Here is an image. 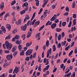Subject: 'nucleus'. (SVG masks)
<instances>
[{
  "instance_id": "27",
  "label": "nucleus",
  "mask_w": 77,
  "mask_h": 77,
  "mask_svg": "<svg viewBox=\"0 0 77 77\" xmlns=\"http://www.w3.org/2000/svg\"><path fill=\"white\" fill-rule=\"evenodd\" d=\"M65 44H66V41H64V42H61V45L62 46L65 45Z\"/></svg>"
},
{
  "instance_id": "46",
  "label": "nucleus",
  "mask_w": 77,
  "mask_h": 77,
  "mask_svg": "<svg viewBox=\"0 0 77 77\" xmlns=\"http://www.w3.org/2000/svg\"><path fill=\"white\" fill-rule=\"evenodd\" d=\"M62 35V38H63L64 36H65V32H63L61 34Z\"/></svg>"
},
{
  "instance_id": "56",
  "label": "nucleus",
  "mask_w": 77,
  "mask_h": 77,
  "mask_svg": "<svg viewBox=\"0 0 77 77\" xmlns=\"http://www.w3.org/2000/svg\"><path fill=\"white\" fill-rule=\"evenodd\" d=\"M0 77H6V76H5V73H3L0 76Z\"/></svg>"
},
{
  "instance_id": "4",
  "label": "nucleus",
  "mask_w": 77,
  "mask_h": 77,
  "mask_svg": "<svg viewBox=\"0 0 77 77\" xmlns=\"http://www.w3.org/2000/svg\"><path fill=\"white\" fill-rule=\"evenodd\" d=\"M6 58L8 60H11L13 58V56L12 55L8 54L7 55Z\"/></svg>"
},
{
  "instance_id": "37",
  "label": "nucleus",
  "mask_w": 77,
  "mask_h": 77,
  "mask_svg": "<svg viewBox=\"0 0 77 77\" xmlns=\"http://www.w3.org/2000/svg\"><path fill=\"white\" fill-rule=\"evenodd\" d=\"M22 37L23 38V40H24L25 39V38H26V35L25 34H23L22 35Z\"/></svg>"
},
{
  "instance_id": "34",
  "label": "nucleus",
  "mask_w": 77,
  "mask_h": 77,
  "mask_svg": "<svg viewBox=\"0 0 77 77\" xmlns=\"http://www.w3.org/2000/svg\"><path fill=\"white\" fill-rule=\"evenodd\" d=\"M16 76V74H14V75H12L10 74L9 75V77H15Z\"/></svg>"
},
{
  "instance_id": "55",
  "label": "nucleus",
  "mask_w": 77,
  "mask_h": 77,
  "mask_svg": "<svg viewBox=\"0 0 77 77\" xmlns=\"http://www.w3.org/2000/svg\"><path fill=\"white\" fill-rule=\"evenodd\" d=\"M4 53H9V51H7L6 50H5L4 51Z\"/></svg>"
},
{
  "instance_id": "36",
  "label": "nucleus",
  "mask_w": 77,
  "mask_h": 77,
  "mask_svg": "<svg viewBox=\"0 0 77 77\" xmlns=\"http://www.w3.org/2000/svg\"><path fill=\"white\" fill-rule=\"evenodd\" d=\"M77 17V14H73L72 15V17L73 18H75Z\"/></svg>"
},
{
  "instance_id": "6",
  "label": "nucleus",
  "mask_w": 77,
  "mask_h": 77,
  "mask_svg": "<svg viewBox=\"0 0 77 77\" xmlns=\"http://www.w3.org/2000/svg\"><path fill=\"white\" fill-rule=\"evenodd\" d=\"M51 48H50L49 49H48L47 51V57H48L49 56V54H51Z\"/></svg>"
},
{
  "instance_id": "1",
  "label": "nucleus",
  "mask_w": 77,
  "mask_h": 77,
  "mask_svg": "<svg viewBox=\"0 0 77 77\" xmlns=\"http://www.w3.org/2000/svg\"><path fill=\"white\" fill-rule=\"evenodd\" d=\"M5 44L6 47L7 49L8 50H10L12 48V47L13 46V45L12 44L9 43V42L8 41H6L5 42Z\"/></svg>"
},
{
  "instance_id": "63",
  "label": "nucleus",
  "mask_w": 77,
  "mask_h": 77,
  "mask_svg": "<svg viewBox=\"0 0 77 77\" xmlns=\"http://www.w3.org/2000/svg\"><path fill=\"white\" fill-rule=\"evenodd\" d=\"M39 1H38L36 2L35 4H36V6H39Z\"/></svg>"
},
{
  "instance_id": "2",
  "label": "nucleus",
  "mask_w": 77,
  "mask_h": 77,
  "mask_svg": "<svg viewBox=\"0 0 77 77\" xmlns=\"http://www.w3.org/2000/svg\"><path fill=\"white\" fill-rule=\"evenodd\" d=\"M32 51H33V50L32 49H30L28 50L26 52V55L30 56V55L32 54Z\"/></svg>"
},
{
  "instance_id": "24",
  "label": "nucleus",
  "mask_w": 77,
  "mask_h": 77,
  "mask_svg": "<svg viewBox=\"0 0 77 77\" xmlns=\"http://www.w3.org/2000/svg\"><path fill=\"white\" fill-rule=\"evenodd\" d=\"M26 12V11L25 10H22L20 12V14L21 15H23V14H24Z\"/></svg>"
},
{
  "instance_id": "45",
  "label": "nucleus",
  "mask_w": 77,
  "mask_h": 77,
  "mask_svg": "<svg viewBox=\"0 0 77 77\" xmlns=\"http://www.w3.org/2000/svg\"><path fill=\"white\" fill-rule=\"evenodd\" d=\"M11 39V37H10V35H8V36H6L5 37V40L7 39Z\"/></svg>"
},
{
  "instance_id": "19",
  "label": "nucleus",
  "mask_w": 77,
  "mask_h": 77,
  "mask_svg": "<svg viewBox=\"0 0 77 77\" xmlns=\"http://www.w3.org/2000/svg\"><path fill=\"white\" fill-rule=\"evenodd\" d=\"M48 0H47L44 3V4L42 6V8H44V7H45V5H47V3H48Z\"/></svg>"
},
{
  "instance_id": "38",
  "label": "nucleus",
  "mask_w": 77,
  "mask_h": 77,
  "mask_svg": "<svg viewBox=\"0 0 77 77\" xmlns=\"http://www.w3.org/2000/svg\"><path fill=\"white\" fill-rule=\"evenodd\" d=\"M40 23V22L38 21V22H35V26H37V25H38L39 24V23Z\"/></svg>"
},
{
  "instance_id": "21",
  "label": "nucleus",
  "mask_w": 77,
  "mask_h": 77,
  "mask_svg": "<svg viewBox=\"0 0 77 77\" xmlns=\"http://www.w3.org/2000/svg\"><path fill=\"white\" fill-rule=\"evenodd\" d=\"M35 14H36V13L34 12V13L33 14L32 17L31 19V21H32V20H33V18H34L35 17Z\"/></svg>"
},
{
  "instance_id": "59",
  "label": "nucleus",
  "mask_w": 77,
  "mask_h": 77,
  "mask_svg": "<svg viewBox=\"0 0 77 77\" xmlns=\"http://www.w3.org/2000/svg\"><path fill=\"white\" fill-rule=\"evenodd\" d=\"M25 60H27V61H29V57H26V58L25 59Z\"/></svg>"
},
{
  "instance_id": "43",
  "label": "nucleus",
  "mask_w": 77,
  "mask_h": 77,
  "mask_svg": "<svg viewBox=\"0 0 77 77\" xmlns=\"http://www.w3.org/2000/svg\"><path fill=\"white\" fill-rule=\"evenodd\" d=\"M16 44H21L20 42L18 40H17V41L16 42Z\"/></svg>"
},
{
  "instance_id": "41",
  "label": "nucleus",
  "mask_w": 77,
  "mask_h": 77,
  "mask_svg": "<svg viewBox=\"0 0 77 77\" xmlns=\"http://www.w3.org/2000/svg\"><path fill=\"white\" fill-rule=\"evenodd\" d=\"M73 24L74 25L76 24V19H75L73 21Z\"/></svg>"
},
{
  "instance_id": "29",
  "label": "nucleus",
  "mask_w": 77,
  "mask_h": 77,
  "mask_svg": "<svg viewBox=\"0 0 77 77\" xmlns=\"http://www.w3.org/2000/svg\"><path fill=\"white\" fill-rule=\"evenodd\" d=\"M27 24L28 26H30L31 25H32V22H30V21H28Z\"/></svg>"
},
{
  "instance_id": "30",
  "label": "nucleus",
  "mask_w": 77,
  "mask_h": 77,
  "mask_svg": "<svg viewBox=\"0 0 77 77\" xmlns=\"http://www.w3.org/2000/svg\"><path fill=\"white\" fill-rule=\"evenodd\" d=\"M75 1H74L72 5V8H74V7H75Z\"/></svg>"
},
{
  "instance_id": "40",
  "label": "nucleus",
  "mask_w": 77,
  "mask_h": 77,
  "mask_svg": "<svg viewBox=\"0 0 77 77\" xmlns=\"http://www.w3.org/2000/svg\"><path fill=\"white\" fill-rule=\"evenodd\" d=\"M13 71V69L11 68L9 70V73H11V72Z\"/></svg>"
},
{
  "instance_id": "20",
  "label": "nucleus",
  "mask_w": 77,
  "mask_h": 77,
  "mask_svg": "<svg viewBox=\"0 0 77 77\" xmlns=\"http://www.w3.org/2000/svg\"><path fill=\"white\" fill-rule=\"evenodd\" d=\"M52 48L53 51L54 52L56 50V46H55V45H54L53 46Z\"/></svg>"
},
{
  "instance_id": "14",
  "label": "nucleus",
  "mask_w": 77,
  "mask_h": 77,
  "mask_svg": "<svg viewBox=\"0 0 77 77\" xmlns=\"http://www.w3.org/2000/svg\"><path fill=\"white\" fill-rule=\"evenodd\" d=\"M32 42H28L26 43V47H30L31 45H32Z\"/></svg>"
},
{
  "instance_id": "54",
  "label": "nucleus",
  "mask_w": 77,
  "mask_h": 77,
  "mask_svg": "<svg viewBox=\"0 0 77 77\" xmlns=\"http://www.w3.org/2000/svg\"><path fill=\"white\" fill-rule=\"evenodd\" d=\"M5 14V12L4 11L3 12H2L0 14V17H1V16H2L3 15V14Z\"/></svg>"
},
{
  "instance_id": "32",
  "label": "nucleus",
  "mask_w": 77,
  "mask_h": 77,
  "mask_svg": "<svg viewBox=\"0 0 77 77\" xmlns=\"http://www.w3.org/2000/svg\"><path fill=\"white\" fill-rule=\"evenodd\" d=\"M66 24V22H63L62 23V26H63V27H64V26H65Z\"/></svg>"
},
{
  "instance_id": "28",
  "label": "nucleus",
  "mask_w": 77,
  "mask_h": 77,
  "mask_svg": "<svg viewBox=\"0 0 77 77\" xmlns=\"http://www.w3.org/2000/svg\"><path fill=\"white\" fill-rule=\"evenodd\" d=\"M61 36H62V35H61V34L59 35L58 37V41H60V40L61 39Z\"/></svg>"
},
{
  "instance_id": "23",
  "label": "nucleus",
  "mask_w": 77,
  "mask_h": 77,
  "mask_svg": "<svg viewBox=\"0 0 77 77\" xmlns=\"http://www.w3.org/2000/svg\"><path fill=\"white\" fill-rule=\"evenodd\" d=\"M62 30V29L57 28L56 29V31L58 32H60Z\"/></svg>"
},
{
  "instance_id": "39",
  "label": "nucleus",
  "mask_w": 77,
  "mask_h": 77,
  "mask_svg": "<svg viewBox=\"0 0 77 77\" xmlns=\"http://www.w3.org/2000/svg\"><path fill=\"white\" fill-rule=\"evenodd\" d=\"M25 18L26 20H29V19H30V17H29V16L28 15H26Z\"/></svg>"
},
{
  "instance_id": "57",
  "label": "nucleus",
  "mask_w": 77,
  "mask_h": 77,
  "mask_svg": "<svg viewBox=\"0 0 77 77\" xmlns=\"http://www.w3.org/2000/svg\"><path fill=\"white\" fill-rule=\"evenodd\" d=\"M74 42H73L72 43L71 45V47H72V46H74Z\"/></svg>"
},
{
  "instance_id": "12",
  "label": "nucleus",
  "mask_w": 77,
  "mask_h": 77,
  "mask_svg": "<svg viewBox=\"0 0 77 77\" xmlns=\"http://www.w3.org/2000/svg\"><path fill=\"white\" fill-rule=\"evenodd\" d=\"M17 46H14L12 48V52L14 53V52H15L16 50V49H17Z\"/></svg>"
},
{
  "instance_id": "25",
  "label": "nucleus",
  "mask_w": 77,
  "mask_h": 77,
  "mask_svg": "<svg viewBox=\"0 0 77 77\" xmlns=\"http://www.w3.org/2000/svg\"><path fill=\"white\" fill-rule=\"evenodd\" d=\"M32 34V33L30 32H29L27 35V38H29V37H30V36H31V34Z\"/></svg>"
},
{
  "instance_id": "26",
  "label": "nucleus",
  "mask_w": 77,
  "mask_h": 77,
  "mask_svg": "<svg viewBox=\"0 0 77 77\" xmlns=\"http://www.w3.org/2000/svg\"><path fill=\"white\" fill-rule=\"evenodd\" d=\"M70 47L71 46L70 45H69L68 46L65 48V50L66 51L68 50L69 49V48H70Z\"/></svg>"
},
{
  "instance_id": "15",
  "label": "nucleus",
  "mask_w": 77,
  "mask_h": 77,
  "mask_svg": "<svg viewBox=\"0 0 77 77\" xmlns=\"http://www.w3.org/2000/svg\"><path fill=\"white\" fill-rule=\"evenodd\" d=\"M1 29H2L4 33H6V29H5V27L2 26V27H1Z\"/></svg>"
},
{
  "instance_id": "7",
  "label": "nucleus",
  "mask_w": 77,
  "mask_h": 77,
  "mask_svg": "<svg viewBox=\"0 0 77 77\" xmlns=\"http://www.w3.org/2000/svg\"><path fill=\"white\" fill-rule=\"evenodd\" d=\"M27 29V25L26 24H25L23 26H21V29L23 31H25Z\"/></svg>"
},
{
  "instance_id": "11",
  "label": "nucleus",
  "mask_w": 77,
  "mask_h": 77,
  "mask_svg": "<svg viewBox=\"0 0 77 77\" xmlns=\"http://www.w3.org/2000/svg\"><path fill=\"white\" fill-rule=\"evenodd\" d=\"M6 27L8 29V30H10L11 29V25L9 24H7L6 25Z\"/></svg>"
},
{
  "instance_id": "62",
  "label": "nucleus",
  "mask_w": 77,
  "mask_h": 77,
  "mask_svg": "<svg viewBox=\"0 0 77 77\" xmlns=\"http://www.w3.org/2000/svg\"><path fill=\"white\" fill-rule=\"evenodd\" d=\"M51 7H52V9H54V8H56V5H53L51 6Z\"/></svg>"
},
{
  "instance_id": "8",
  "label": "nucleus",
  "mask_w": 77,
  "mask_h": 77,
  "mask_svg": "<svg viewBox=\"0 0 77 77\" xmlns=\"http://www.w3.org/2000/svg\"><path fill=\"white\" fill-rule=\"evenodd\" d=\"M56 18H57V16L56 14H54L51 18V19L50 20L51 21H53L55 20H56Z\"/></svg>"
},
{
  "instance_id": "9",
  "label": "nucleus",
  "mask_w": 77,
  "mask_h": 77,
  "mask_svg": "<svg viewBox=\"0 0 77 77\" xmlns=\"http://www.w3.org/2000/svg\"><path fill=\"white\" fill-rule=\"evenodd\" d=\"M4 5H5V3L3 2H2L1 4L0 9L2 10H3V8H5V6Z\"/></svg>"
},
{
  "instance_id": "33",
  "label": "nucleus",
  "mask_w": 77,
  "mask_h": 77,
  "mask_svg": "<svg viewBox=\"0 0 77 77\" xmlns=\"http://www.w3.org/2000/svg\"><path fill=\"white\" fill-rule=\"evenodd\" d=\"M44 28V25H43V26H42L41 27L39 28V31H41L43 29V28Z\"/></svg>"
},
{
  "instance_id": "10",
  "label": "nucleus",
  "mask_w": 77,
  "mask_h": 77,
  "mask_svg": "<svg viewBox=\"0 0 77 77\" xmlns=\"http://www.w3.org/2000/svg\"><path fill=\"white\" fill-rule=\"evenodd\" d=\"M50 11H49V12H48V10H46L45 11L44 13V15H45V17H46V16H47V13L48 14H50Z\"/></svg>"
},
{
  "instance_id": "58",
  "label": "nucleus",
  "mask_w": 77,
  "mask_h": 77,
  "mask_svg": "<svg viewBox=\"0 0 77 77\" xmlns=\"http://www.w3.org/2000/svg\"><path fill=\"white\" fill-rule=\"evenodd\" d=\"M59 20L57 19L55 20V23H58V22H59Z\"/></svg>"
},
{
  "instance_id": "49",
  "label": "nucleus",
  "mask_w": 77,
  "mask_h": 77,
  "mask_svg": "<svg viewBox=\"0 0 77 77\" xmlns=\"http://www.w3.org/2000/svg\"><path fill=\"white\" fill-rule=\"evenodd\" d=\"M24 6L27 7V6H28V3H27V2H25L24 4Z\"/></svg>"
},
{
  "instance_id": "18",
  "label": "nucleus",
  "mask_w": 77,
  "mask_h": 77,
  "mask_svg": "<svg viewBox=\"0 0 77 77\" xmlns=\"http://www.w3.org/2000/svg\"><path fill=\"white\" fill-rule=\"evenodd\" d=\"M18 48L20 51H21L22 48H23V47H22L21 45H19L18 46Z\"/></svg>"
},
{
  "instance_id": "16",
  "label": "nucleus",
  "mask_w": 77,
  "mask_h": 77,
  "mask_svg": "<svg viewBox=\"0 0 77 77\" xmlns=\"http://www.w3.org/2000/svg\"><path fill=\"white\" fill-rule=\"evenodd\" d=\"M71 72H69L67 74H66L64 75V77H70V75H71Z\"/></svg>"
},
{
  "instance_id": "35",
  "label": "nucleus",
  "mask_w": 77,
  "mask_h": 77,
  "mask_svg": "<svg viewBox=\"0 0 77 77\" xmlns=\"http://www.w3.org/2000/svg\"><path fill=\"white\" fill-rule=\"evenodd\" d=\"M16 2V1L15 0H14V1H13L11 3V5L12 6H13V5H14L15 3V2Z\"/></svg>"
},
{
  "instance_id": "64",
  "label": "nucleus",
  "mask_w": 77,
  "mask_h": 77,
  "mask_svg": "<svg viewBox=\"0 0 77 77\" xmlns=\"http://www.w3.org/2000/svg\"><path fill=\"white\" fill-rule=\"evenodd\" d=\"M57 57H58V53H57L56 54V55L55 56L54 59H56Z\"/></svg>"
},
{
  "instance_id": "50",
  "label": "nucleus",
  "mask_w": 77,
  "mask_h": 77,
  "mask_svg": "<svg viewBox=\"0 0 77 77\" xmlns=\"http://www.w3.org/2000/svg\"><path fill=\"white\" fill-rule=\"evenodd\" d=\"M66 11L67 12H69V8L68 7H66Z\"/></svg>"
},
{
  "instance_id": "52",
  "label": "nucleus",
  "mask_w": 77,
  "mask_h": 77,
  "mask_svg": "<svg viewBox=\"0 0 77 77\" xmlns=\"http://www.w3.org/2000/svg\"><path fill=\"white\" fill-rule=\"evenodd\" d=\"M12 33L13 34H15V33H17V30L14 29V31H12Z\"/></svg>"
},
{
  "instance_id": "17",
  "label": "nucleus",
  "mask_w": 77,
  "mask_h": 77,
  "mask_svg": "<svg viewBox=\"0 0 77 77\" xmlns=\"http://www.w3.org/2000/svg\"><path fill=\"white\" fill-rule=\"evenodd\" d=\"M50 45V43H49V41L47 40L46 43V46L47 47H48V46Z\"/></svg>"
},
{
  "instance_id": "51",
  "label": "nucleus",
  "mask_w": 77,
  "mask_h": 77,
  "mask_svg": "<svg viewBox=\"0 0 77 77\" xmlns=\"http://www.w3.org/2000/svg\"><path fill=\"white\" fill-rule=\"evenodd\" d=\"M73 75H72L71 77H75V72H74L72 74Z\"/></svg>"
},
{
  "instance_id": "44",
  "label": "nucleus",
  "mask_w": 77,
  "mask_h": 77,
  "mask_svg": "<svg viewBox=\"0 0 77 77\" xmlns=\"http://www.w3.org/2000/svg\"><path fill=\"white\" fill-rule=\"evenodd\" d=\"M17 53H18V52H17V51H15V52L14 53L13 56H14V57H15V56H16V55L17 54Z\"/></svg>"
},
{
  "instance_id": "5",
  "label": "nucleus",
  "mask_w": 77,
  "mask_h": 77,
  "mask_svg": "<svg viewBox=\"0 0 77 77\" xmlns=\"http://www.w3.org/2000/svg\"><path fill=\"white\" fill-rule=\"evenodd\" d=\"M40 33H38L35 35V37L37 39L38 41H39L41 39V36H40Z\"/></svg>"
},
{
  "instance_id": "3",
  "label": "nucleus",
  "mask_w": 77,
  "mask_h": 77,
  "mask_svg": "<svg viewBox=\"0 0 77 77\" xmlns=\"http://www.w3.org/2000/svg\"><path fill=\"white\" fill-rule=\"evenodd\" d=\"M19 70H20V68L17 67H16L13 71V74H14L15 73L16 74H17V73L19 72Z\"/></svg>"
},
{
  "instance_id": "47",
  "label": "nucleus",
  "mask_w": 77,
  "mask_h": 77,
  "mask_svg": "<svg viewBox=\"0 0 77 77\" xmlns=\"http://www.w3.org/2000/svg\"><path fill=\"white\" fill-rule=\"evenodd\" d=\"M72 24V22L71 21H70L69 22V24L68 25V27H71V24Z\"/></svg>"
},
{
  "instance_id": "22",
  "label": "nucleus",
  "mask_w": 77,
  "mask_h": 77,
  "mask_svg": "<svg viewBox=\"0 0 77 77\" xmlns=\"http://www.w3.org/2000/svg\"><path fill=\"white\" fill-rule=\"evenodd\" d=\"M20 56H24V52L23 50L21 51L20 52Z\"/></svg>"
},
{
  "instance_id": "31",
  "label": "nucleus",
  "mask_w": 77,
  "mask_h": 77,
  "mask_svg": "<svg viewBox=\"0 0 77 77\" xmlns=\"http://www.w3.org/2000/svg\"><path fill=\"white\" fill-rule=\"evenodd\" d=\"M15 39H17V40H18V39H19V35H16V36L14 37Z\"/></svg>"
},
{
  "instance_id": "53",
  "label": "nucleus",
  "mask_w": 77,
  "mask_h": 77,
  "mask_svg": "<svg viewBox=\"0 0 77 77\" xmlns=\"http://www.w3.org/2000/svg\"><path fill=\"white\" fill-rule=\"evenodd\" d=\"M36 53H35L33 54V58H35L36 57Z\"/></svg>"
},
{
  "instance_id": "48",
  "label": "nucleus",
  "mask_w": 77,
  "mask_h": 77,
  "mask_svg": "<svg viewBox=\"0 0 77 77\" xmlns=\"http://www.w3.org/2000/svg\"><path fill=\"white\" fill-rule=\"evenodd\" d=\"M27 50V46L24 47L23 51H26Z\"/></svg>"
},
{
  "instance_id": "42",
  "label": "nucleus",
  "mask_w": 77,
  "mask_h": 77,
  "mask_svg": "<svg viewBox=\"0 0 77 77\" xmlns=\"http://www.w3.org/2000/svg\"><path fill=\"white\" fill-rule=\"evenodd\" d=\"M72 53H73V51H71L69 54V56H70L71 55H72Z\"/></svg>"
},
{
  "instance_id": "13",
  "label": "nucleus",
  "mask_w": 77,
  "mask_h": 77,
  "mask_svg": "<svg viewBox=\"0 0 77 77\" xmlns=\"http://www.w3.org/2000/svg\"><path fill=\"white\" fill-rule=\"evenodd\" d=\"M57 24L56 23H54L52 24L51 25V28L52 29H54L56 26Z\"/></svg>"
},
{
  "instance_id": "61",
  "label": "nucleus",
  "mask_w": 77,
  "mask_h": 77,
  "mask_svg": "<svg viewBox=\"0 0 77 77\" xmlns=\"http://www.w3.org/2000/svg\"><path fill=\"white\" fill-rule=\"evenodd\" d=\"M49 65H48L46 66V70H48V68H49Z\"/></svg>"
},
{
  "instance_id": "60",
  "label": "nucleus",
  "mask_w": 77,
  "mask_h": 77,
  "mask_svg": "<svg viewBox=\"0 0 77 77\" xmlns=\"http://www.w3.org/2000/svg\"><path fill=\"white\" fill-rule=\"evenodd\" d=\"M68 15V13L67 12H66L64 14V16H67Z\"/></svg>"
}]
</instances>
